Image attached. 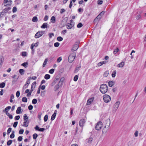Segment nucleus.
Here are the masks:
<instances>
[{
  "label": "nucleus",
  "instance_id": "1",
  "mask_svg": "<svg viewBox=\"0 0 146 146\" xmlns=\"http://www.w3.org/2000/svg\"><path fill=\"white\" fill-rule=\"evenodd\" d=\"M64 80V77H62L60 79L57 84L55 86L54 88V91H56L60 87L62 86L63 82Z\"/></svg>",
  "mask_w": 146,
  "mask_h": 146
},
{
  "label": "nucleus",
  "instance_id": "2",
  "mask_svg": "<svg viewBox=\"0 0 146 146\" xmlns=\"http://www.w3.org/2000/svg\"><path fill=\"white\" fill-rule=\"evenodd\" d=\"M100 92L103 94H105L108 91V87L107 85L105 84H101L100 87Z\"/></svg>",
  "mask_w": 146,
  "mask_h": 146
},
{
  "label": "nucleus",
  "instance_id": "3",
  "mask_svg": "<svg viewBox=\"0 0 146 146\" xmlns=\"http://www.w3.org/2000/svg\"><path fill=\"white\" fill-rule=\"evenodd\" d=\"M76 56V54L73 53L70 54L68 57V61L70 63H72L74 60Z\"/></svg>",
  "mask_w": 146,
  "mask_h": 146
},
{
  "label": "nucleus",
  "instance_id": "4",
  "mask_svg": "<svg viewBox=\"0 0 146 146\" xmlns=\"http://www.w3.org/2000/svg\"><path fill=\"white\" fill-rule=\"evenodd\" d=\"M120 104V102L119 101H117L115 102L113 106L112 110V111L113 112H116Z\"/></svg>",
  "mask_w": 146,
  "mask_h": 146
},
{
  "label": "nucleus",
  "instance_id": "5",
  "mask_svg": "<svg viewBox=\"0 0 146 146\" xmlns=\"http://www.w3.org/2000/svg\"><path fill=\"white\" fill-rule=\"evenodd\" d=\"M79 43L80 42L79 41H76L73 45L72 48L71 49V51L73 52L77 50L78 48Z\"/></svg>",
  "mask_w": 146,
  "mask_h": 146
},
{
  "label": "nucleus",
  "instance_id": "6",
  "mask_svg": "<svg viewBox=\"0 0 146 146\" xmlns=\"http://www.w3.org/2000/svg\"><path fill=\"white\" fill-rule=\"evenodd\" d=\"M86 118H84L83 119H80L79 122V124L80 126L82 127V131L83 127L84 126V125L86 122Z\"/></svg>",
  "mask_w": 146,
  "mask_h": 146
},
{
  "label": "nucleus",
  "instance_id": "7",
  "mask_svg": "<svg viewBox=\"0 0 146 146\" xmlns=\"http://www.w3.org/2000/svg\"><path fill=\"white\" fill-rule=\"evenodd\" d=\"M111 98L110 96L108 95L105 94L103 96V100L106 103H108L111 100Z\"/></svg>",
  "mask_w": 146,
  "mask_h": 146
},
{
  "label": "nucleus",
  "instance_id": "8",
  "mask_svg": "<svg viewBox=\"0 0 146 146\" xmlns=\"http://www.w3.org/2000/svg\"><path fill=\"white\" fill-rule=\"evenodd\" d=\"M44 31H38L35 34V37L36 38H37L42 36L44 33Z\"/></svg>",
  "mask_w": 146,
  "mask_h": 146
},
{
  "label": "nucleus",
  "instance_id": "9",
  "mask_svg": "<svg viewBox=\"0 0 146 146\" xmlns=\"http://www.w3.org/2000/svg\"><path fill=\"white\" fill-rule=\"evenodd\" d=\"M102 123L101 121L98 122L96 125L95 128L97 130H99L102 127Z\"/></svg>",
  "mask_w": 146,
  "mask_h": 146
},
{
  "label": "nucleus",
  "instance_id": "10",
  "mask_svg": "<svg viewBox=\"0 0 146 146\" xmlns=\"http://www.w3.org/2000/svg\"><path fill=\"white\" fill-rule=\"evenodd\" d=\"M11 9V7H10L5 8L1 12V14L4 15L5 14L7 13L8 11Z\"/></svg>",
  "mask_w": 146,
  "mask_h": 146
},
{
  "label": "nucleus",
  "instance_id": "11",
  "mask_svg": "<svg viewBox=\"0 0 146 146\" xmlns=\"http://www.w3.org/2000/svg\"><path fill=\"white\" fill-rule=\"evenodd\" d=\"M12 1H4V6L9 7L12 4Z\"/></svg>",
  "mask_w": 146,
  "mask_h": 146
},
{
  "label": "nucleus",
  "instance_id": "12",
  "mask_svg": "<svg viewBox=\"0 0 146 146\" xmlns=\"http://www.w3.org/2000/svg\"><path fill=\"white\" fill-rule=\"evenodd\" d=\"M93 140V138L91 137H90L88 139H86L85 140V142L86 144L90 143L92 142Z\"/></svg>",
  "mask_w": 146,
  "mask_h": 146
},
{
  "label": "nucleus",
  "instance_id": "13",
  "mask_svg": "<svg viewBox=\"0 0 146 146\" xmlns=\"http://www.w3.org/2000/svg\"><path fill=\"white\" fill-rule=\"evenodd\" d=\"M94 98H90L88 100H87L86 105H90L94 101Z\"/></svg>",
  "mask_w": 146,
  "mask_h": 146
},
{
  "label": "nucleus",
  "instance_id": "14",
  "mask_svg": "<svg viewBox=\"0 0 146 146\" xmlns=\"http://www.w3.org/2000/svg\"><path fill=\"white\" fill-rule=\"evenodd\" d=\"M57 111L56 110H55L54 113L52 115L51 120L52 121L55 118L57 113Z\"/></svg>",
  "mask_w": 146,
  "mask_h": 146
},
{
  "label": "nucleus",
  "instance_id": "15",
  "mask_svg": "<svg viewBox=\"0 0 146 146\" xmlns=\"http://www.w3.org/2000/svg\"><path fill=\"white\" fill-rule=\"evenodd\" d=\"M29 122L28 120H24V122L23 123V125L22 126L27 127L28 126Z\"/></svg>",
  "mask_w": 146,
  "mask_h": 146
},
{
  "label": "nucleus",
  "instance_id": "16",
  "mask_svg": "<svg viewBox=\"0 0 146 146\" xmlns=\"http://www.w3.org/2000/svg\"><path fill=\"white\" fill-rule=\"evenodd\" d=\"M48 24L47 23H44L41 26V28H47L49 27H48Z\"/></svg>",
  "mask_w": 146,
  "mask_h": 146
},
{
  "label": "nucleus",
  "instance_id": "17",
  "mask_svg": "<svg viewBox=\"0 0 146 146\" xmlns=\"http://www.w3.org/2000/svg\"><path fill=\"white\" fill-rule=\"evenodd\" d=\"M36 84V82H33V83L31 85V90L30 91L31 92H33V91L34 90V88H33V87L34 86V88L35 87V85Z\"/></svg>",
  "mask_w": 146,
  "mask_h": 146
},
{
  "label": "nucleus",
  "instance_id": "18",
  "mask_svg": "<svg viewBox=\"0 0 146 146\" xmlns=\"http://www.w3.org/2000/svg\"><path fill=\"white\" fill-rule=\"evenodd\" d=\"M74 25L73 24L68 23L66 25L67 28L68 29H71L72 27H73Z\"/></svg>",
  "mask_w": 146,
  "mask_h": 146
},
{
  "label": "nucleus",
  "instance_id": "19",
  "mask_svg": "<svg viewBox=\"0 0 146 146\" xmlns=\"http://www.w3.org/2000/svg\"><path fill=\"white\" fill-rule=\"evenodd\" d=\"M21 107H19L17 110L16 111V113L17 114H19L22 113V112L21 111Z\"/></svg>",
  "mask_w": 146,
  "mask_h": 146
},
{
  "label": "nucleus",
  "instance_id": "20",
  "mask_svg": "<svg viewBox=\"0 0 146 146\" xmlns=\"http://www.w3.org/2000/svg\"><path fill=\"white\" fill-rule=\"evenodd\" d=\"M114 84V82L112 81H110L108 82V86L110 87H112Z\"/></svg>",
  "mask_w": 146,
  "mask_h": 146
},
{
  "label": "nucleus",
  "instance_id": "21",
  "mask_svg": "<svg viewBox=\"0 0 146 146\" xmlns=\"http://www.w3.org/2000/svg\"><path fill=\"white\" fill-rule=\"evenodd\" d=\"M102 17L99 15L96 18L94 19V22L98 21Z\"/></svg>",
  "mask_w": 146,
  "mask_h": 146
},
{
  "label": "nucleus",
  "instance_id": "22",
  "mask_svg": "<svg viewBox=\"0 0 146 146\" xmlns=\"http://www.w3.org/2000/svg\"><path fill=\"white\" fill-rule=\"evenodd\" d=\"M124 65V62H122L119 64L117 65V67H123Z\"/></svg>",
  "mask_w": 146,
  "mask_h": 146
},
{
  "label": "nucleus",
  "instance_id": "23",
  "mask_svg": "<svg viewBox=\"0 0 146 146\" xmlns=\"http://www.w3.org/2000/svg\"><path fill=\"white\" fill-rule=\"evenodd\" d=\"M31 79V78L30 77H29L27 79L26 82V84L27 86L30 83V80Z\"/></svg>",
  "mask_w": 146,
  "mask_h": 146
},
{
  "label": "nucleus",
  "instance_id": "24",
  "mask_svg": "<svg viewBox=\"0 0 146 146\" xmlns=\"http://www.w3.org/2000/svg\"><path fill=\"white\" fill-rule=\"evenodd\" d=\"M55 20L56 19L54 16H53L51 17V19H50V21L52 23H55Z\"/></svg>",
  "mask_w": 146,
  "mask_h": 146
},
{
  "label": "nucleus",
  "instance_id": "25",
  "mask_svg": "<svg viewBox=\"0 0 146 146\" xmlns=\"http://www.w3.org/2000/svg\"><path fill=\"white\" fill-rule=\"evenodd\" d=\"M50 76L48 74H46L44 76V78L46 80H48L50 79Z\"/></svg>",
  "mask_w": 146,
  "mask_h": 146
},
{
  "label": "nucleus",
  "instance_id": "26",
  "mask_svg": "<svg viewBox=\"0 0 146 146\" xmlns=\"http://www.w3.org/2000/svg\"><path fill=\"white\" fill-rule=\"evenodd\" d=\"M28 65V63L27 62H25L23 63H22L21 65L24 66L26 68L27 67V66Z\"/></svg>",
  "mask_w": 146,
  "mask_h": 146
},
{
  "label": "nucleus",
  "instance_id": "27",
  "mask_svg": "<svg viewBox=\"0 0 146 146\" xmlns=\"http://www.w3.org/2000/svg\"><path fill=\"white\" fill-rule=\"evenodd\" d=\"M37 54L39 57L42 56L43 55L42 52L40 50H38L37 52Z\"/></svg>",
  "mask_w": 146,
  "mask_h": 146
},
{
  "label": "nucleus",
  "instance_id": "28",
  "mask_svg": "<svg viewBox=\"0 0 146 146\" xmlns=\"http://www.w3.org/2000/svg\"><path fill=\"white\" fill-rule=\"evenodd\" d=\"M48 61V59L46 58L43 62V63L42 65V66L43 67H44L45 66V65H46L47 64V62Z\"/></svg>",
  "mask_w": 146,
  "mask_h": 146
},
{
  "label": "nucleus",
  "instance_id": "29",
  "mask_svg": "<svg viewBox=\"0 0 146 146\" xmlns=\"http://www.w3.org/2000/svg\"><path fill=\"white\" fill-rule=\"evenodd\" d=\"M25 70L23 69H20L19 70V72L21 75H23L24 74Z\"/></svg>",
  "mask_w": 146,
  "mask_h": 146
},
{
  "label": "nucleus",
  "instance_id": "30",
  "mask_svg": "<svg viewBox=\"0 0 146 146\" xmlns=\"http://www.w3.org/2000/svg\"><path fill=\"white\" fill-rule=\"evenodd\" d=\"M116 70H115L113 72H112V73L111 74L112 77L113 78L115 77L116 76Z\"/></svg>",
  "mask_w": 146,
  "mask_h": 146
},
{
  "label": "nucleus",
  "instance_id": "31",
  "mask_svg": "<svg viewBox=\"0 0 146 146\" xmlns=\"http://www.w3.org/2000/svg\"><path fill=\"white\" fill-rule=\"evenodd\" d=\"M23 119L24 120H28V117L26 114H25L23 116Z\"/></svg>",
  "mask_w": 146,
  "mask_h": 146
},
{
  "label": "nucleus",
  "instance_id": "32",
  "mask_svg": "<svg viewBox=\"0 0 146 146\" xmlns=\"http://www.w3.org/2000/svg\"><path fill=\"white\" fill-rule=\"evenodd\" d=\"M22 101L23 102H27V100L26 97H23L22 99Z\"/></svg>",
  "mask_w": 146,
  "mask_h": 146
},
{
  "label": "nucleus",
  "instance_id": "33",
  "mask_svg": "<svg viewBox=\"0 0 146 146\" xmlns=\"http://www.w3.org/2000/svg\"><path fill=\"white\" fill-rule=\"evenodd\" d=\"M38 21L37 18L35 16L32 19V21L34 22H36Z\"/></svg>",
  "mask_w": 146,
  "mask_h": 146
},
{
  "label": "nucleus",
  "instance_id": "34",
  "mask_svg": "<svg viewBox=\"0 0 146 146\" xmlns=\"http://www.w3.org/2000/svg\"><path fill=\"white\" fill-rule=\"evenodd\" d=\"M13 141L11 140H10L8 141L7 142V144L8 146L10 145L12 143Z\"/></svg>",
  "mask_w": 146,
  "mask_h": 146
},
{
  "label": "nucleus",
  "instance_id": "35",
  "mask_svg": "<svg viewBox=\"0 0 146 146\" xmlns=\"http://www.w3.org/2000/svg\"><path fill=\"white\" fill-rule=\"evenodd\" d=\"M109 74V72L108 71H106L104 74V76L105 77H107L108 76Z\"/></svg>",
  "mask_w": 146,
  "mask_h": 146
},
{
  "label": "nucleus",
  "instance_id": "36",
  "mask_svg": "<svg viewBox=\"0 0 146 146\" xmlns=\"http://www.w3.org/2000/svg\"><path fill=\"white\" fill-rule=\"evenodd\" d=\"M12 132V133H11L10 136V137L11 138H13L15 137V134H14L15 132L14 131H13Z\"/></svg>",
  "mask_w": 146,
  "mask_h": 146
},
{
  "label": "nucleus",
  "instance_id": "37",
  "mask_svg": "<svg viewBox=\"0 0 146 146\" xmlns=\"http://www.w3.org/2000/svg\"><path fill=\"white\" fill-rule=\"evenodd\" d=\"M57 40L59 41H61L63 40V38L61 36H58L57 38Z\"/></svg>",
  "mask_w": 146,
  "mask_h": 146
},
{
  "label": "nucleus",
  "instance_id": "38",
  "mask_svg": "<svg viewBox=\"0 0 146 146\" xmlns=\"http://www.w3.org/2000/svg\"><path fill=\"white\" fill-rule=\"evenodd\" d=\"M119 51V49L118 48H116L113 51V53L114 54H116Z\"/></svg>",
  "mask_w": 146,
  "mask_h": 146
},
{
  "label": "nucleus",
  "instance_id": "39",
  "mask_svg": "<svg viewBox=\"0 0 146 146\" xmlns=\"http://www.w3.org/2000/svg\"><path fill=\"white\" fill-rule=\"evenodd\" d=\"M33 138L34 139H36L38 137V135L36 133H34L33 134Z\"/></svg>",
  "mask_w": 146,
  "mask_h": 146
},
{
  "label": "nucleus",
  "instance_id": "40",
  "mask_svg": "<svg viewBox=\"0 0 146 146\" xmlns=\"http://www.w3.org/2000/svg\"><path fill=\"white\" fill-rule=\"evenodd\" d=\"M78 76L77 75H75L74 78V81L76 82L78 80Z\"/></svg>",
  "mask_w": 146,
  "mask_h": 146
},
{
  "label": "nucleus",
  "instance_id": "41",
  "mask_svg": "<svg viewBox=\"0 0 146 146\" xmlns=\"http://www.w3.org/2000/svg\"><path fill=\"white\" fill-rule=\"evenodd\" d=\"M48 116L47 114H46L44 117V121L45 122L46 121L48 120Z\"/></svg>",
  "mask_w": 146,
  "mask_h": 146
},
{
  "label": "nucleus",
  "instance_id": "42",
  "mask_svg": "<svg viewBox=\"0 0 146 146\" xmlns=\"http://www.w3.org/2000/svg\"><path fill=\"white\" fill-rule=\"evenodd\" d=\"M80 68L81 66H80L76 67L75 70V72H77L80 70Z\"/></svg>",
  "mask_w": 146,
  "mask_h": 146
},
{
  "label": "nucleus",
  "instance_id": "43",
  "mask_svg": "<svg viewBox=\"0 0 146 146\" xmlns=\"http://www.w3.org/2000/svg\"><path fill=\"white\" fill-rule=\"evenodd\" d=\"M37 100L36 99H34L32 100V104H36L37 102Z\"/></svg>",
  "mask_w": 146,
  "mask_h": 146
},
{
  "label": "nucleus",
  "instance_id": "44",
  "mask_svg": "<svg viewBox=\"0 0 146 146\" xmlns=\"http://www.w3.org/2000/svg\"><path fill=\"white\" fill-rule=\"evenodd\" d=\"M11 108V107L10 106H8L5 109L3 110V111H8V110H9Z\"/></svg>",
  "mask_w": 146,
  "mask_h": 146
},
{
  "label": "nucleus",
  "instance_id": "45",
  "mask_svg": "<svg viewBox=\"0 0 146 146\" xmlns=\"http://www.w3.org/2000/svg\"><path fill=\"white\" fill-rule=\"evenodd\" d=\"M60 43L58 42H56L54 44V46L56 47H58Z\"/></svg>",
  "mask_w": 146,
  "mask_h": 146
},
{
  "label": "nucleus",
  "instance_id": "46",
  "mask_svg": "<svg viewBox=\"0 0 146 146\" xmlns=\"http://www.w3.org/2000/svg\"><path fill=\"white\" fill-rule=\"evenodd\" d=\"M5 83L4 82L1 83V88H3L5 87Z\"/></svg>",
  "mask_w": 146,
  "mask_h": 146
},
{
  "label": "nucleus",
  "instance_id": "47",
  "mask_svg": "<svg viewBox=\"0 0 146 146\" xmlns=\"http://www.w3.org/2000/svg\"><path fill=\"white\" fill-rule=\"evenodd\" d=\"M15 4L17 5L20 4L21 3V1H15Z\"/></svg>",
  "mask_w": 146,
  "mask_h": 146
},
{
  "label": "nucleus",
  "instance_id": "48",
  "mask_svg": "<svg viewBox=\"0 0 146 146\" xmlns=\"http://www.w3.org/2000/svg\"><path fill=\"white\" fill-rule=\"evenodd\" d=\"M83 26V25L81 23H79L77 26V27L78 28H81Z\"/></svg>",
  "mask_w": 146,
  "mask_h": 146
},
{
  "label": "nucleus",
  "instance_id": "49",
  "mask_svg": "<svg viewBox=\"0 0 146 146\" xmlns=\"http://www.w3.org/2000/svg\"><path fill=\"white\" fill-rule=\"evenodd\" d=\"M23 139V137L22 136H20L18 137L17 140L19 141H22Z\"/></svg>",
  "mask_w": 146,
  "mask_h": 146
},
{
  "label": "nucleus",
  "instance_id": "50",
  "mask_svg": "<svg viewBox=\"0 0 146 146\" xmlns=\"http://www.w3.org/2000/svg\"><path fill=\"white\" fill-rule=\"evenodd\" d=\"M11 130H12V128H11L10 127V128H9L7 130V134L8 135H9L10 133V132H11Z\"/></svg>",
  "mask_w": 146,
  "mask_h": 146
},
{
  "label": "nucleus",
  "instance_id": "51",
  "mask_svg": "<svg viewBox=\"0 0 146 146\" xmlns=\"http://www.w3.org/2000/svg\"><path fill=\"white\" fill-rule=\"evenodd\" d=\"M17 11V8L15 7H14L12 11L13 13H15Z\"/></svg>",
  "mask_w": 146,
  "mask_h": 146
},
{
  "label": "nucleus",
  "instance_id": "52",
  "mask_svg": "<svg viewBox=\"0 0 146 146\" xmlns=\"http://www.w3.org/2000/svg\"><path fill=\"white\" fill-rule=\"evenodd\" d=\"M54 69L52 68L49 71V73L51 74H52L54 72Z\"/></svg>",
  "mask_w": 146,
  "mask_h": 146
},
{
  "label": "nucleus",
  "instance_id": "53",
  "mask_svg": "<svg viewBox=\"0 0 146 146\" xmlns=\"http://www.w3.org/2000/svg\"><path fill=\"white\" fill-rule=\"evenodd\" d=\"M62 60V58L61 57H58L57 60V61L58 62H60Z\"/></svg>",
  "mask_w": 146,
  "mask_h": 146
},
{
  "label": "nucleus",
  "instance_id": "54",
  "mask_svg": "<svg viewBox=\"0 0 146 146\" xmlns=\"http://www.w3.org/2000/svg\"><path fill=\"white\" fill-rule=\"evenodd\" d=\"M54 34L53 33H49L48 34V36L50 38H51L52 37V36H54Z\"/></svg>",
  "mask_w": 146,
  "mask_h": 146
},
{
  "label": "nucleus",
  "instance_id": "55",
  "mask_svg": "<svg viewBox=\"0 0 146 146\" xmlns=\"http://www.w3.org/2000/svg\"><path fill=\"white\" fill-rule=\"evenodd\" d=\"M20 118V116L19 115L16 116L15 117V120H17L19 119Z\"/></svg>",
  "mask_w": 146,
  "mask_h": 146
},
{
  "label": "nucleus",
  "instance_id": "56",
  "mask_svg": "<svg viewBox=\"0 0 146 146\" xmlns=\"http://www.w3.org/2000/svg\"><path fill=\"white\" fill-rule=\"evenodd\" d=\"M20 92L19 91H18L16 93V96L17 98H18L20 96Z\"/></svg>",
  "mask_w": 146,
  "mask_h": 146
},
{
  "label": "nucleus",
  "instance_id": "57",
  "mask_svg": "<svg viewBox=\"0 0 146 146\" xmlns=\"http://www.w3.org/2000/svg\"><path fill=\"white\" fill-rule=\"evenodd\" d=\"M33 106L32 105H30L28 107V109L30 110H32L33 109Z\"/></svg>",
  "mask_w": 146,
  "mask_h": 146
},
{
  "label": "nucleus",
  "instance_id": "58",
  "mask_svg": "<svg viewBox=\"0 0 146 146\" xmlns=\"http://www.w3.org/2000/svg\"><path fill=\"white\" fill-rule=\"evenodd\" d=\"M18 124V122L17 121H15V122L13 124V126L15 128L16 127Z\"/></svg>",
  "mask_w": 146,
  "mask_h": 146
},
{
  "label": "nucleus",
  "instance_id": "59",
  "mask_svg": "<svg viewBox=\"0 0 146 146\" xmlns=\"http://www.w3.org/2000/svg\"><path fill=\"white\" fill-rule=\"evenodd\" d=\"M22 55L23 56H25L27 55V52H23L22 53Z\"/></svg>",
  "mask_w": 146,
  "mask_h": 146
},
{
  "label": "nucleus",
  "instance_id": "60",
  "mask_svg": "<svg viewBox=\"0 0 146 146\" xmlns=\"http://www.w3.org/2000/svg\"><path fill=\"white\" fill-rule=\"evenodd\" d=\"M48 16L46 15L45 16L44 18V20L45 21H46L48 19Z\"/></svg>",
  "mask_w": 146,
  "mask_h": 146
},
{
  "label": "nucleus",
  "instance_id": "61",
  "mask_svg": "<svg viewBox=\"0 0 146 146\" xmlns=\"http://www.w3.org/2000/svg\"><path fill=\"white\" fill-rule=\"evenodd\" d=\"M42 114V113L40 112L39 113H38V119L40 120V118H41V117Z\"/></svg>",
  "mask_w": 146,
  "mask_h": 146
},
{
  "label": "nucleus",
  "instance_id": "62",
  "mask_svg": "<svg viewBox=\"0 0 146 146\" xmlns=\"http://www.w3.org/2000/svg\"><path fill=\"white\" fill-rule=\"evenodd\" d=\"M73 109L72 108H71L70 109V114L72 115L73 113Z\"/></svg>",
  "mask_w": 146,
  "mask_h": 146
},
{
  "label": "nucleus",
  "instance_id": "63",
  "mask_svg": "<svg viewBox=\"0 0 146 146\" xmlns=\"http://www.w3.org/2000/svg\"><path fill=\"white\" fill-rule=\"evenodd\" d=\"M65 11V10L64 9H61L60 13L61 14L63 13Z\"/></svg>",
  "mask_w": 146,
  "mask_h": 146
},
{
  "label": "nucleus",
  "instance_id": "64",
  "mask_svg": "<svg viewBox=\"0 0 146 146\" xmlns=\"http://www.w3.org/2000/svg\"><path fill=\"white\" fill-rule=\"evenodd\" d=\"M24 130L23 129H21L19 131V134H22L24 132Z\"/></svg>",
  "mask_w": 146,
  "mask_h": 146
}]
</instances>
